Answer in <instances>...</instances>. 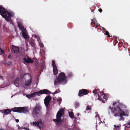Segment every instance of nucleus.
I'll return each instance as SVG.
<instances>
[{"instance_id":"nucleus-1","label":"nucleus","mask_w":130,"mask_h":130,"mask_svg":"<svg viewBox=\"0 0 130 130\" xmlns=\"http://www.w3.org/2000/svg\"><path fill=\"white\" fill-rule=\"evenodd\" d=\"M113 107L111 108L110 106L109 107V109H111V112L113 116L120 118V120H123V116L128 117L129 115V111L128 110H125L126 108V106L122 103L118 102L114 103L113 104Z\"/></svg>"},{"instance_id":"nucleus-2","label":"nucleus","mask_w":130,"mask_h":130,"mask_svg":"<svg viewBox=\"0 0 130 130\" xmlns=\"http://www.w3.org/2000/svg\"><path fill=\"white\" fill-rule=\"evenodd\" d=\"M67 80L63 72H61L59 74L58 76L54 80L55 87H58L61 83L65 84L67 83Z\"/></svg>"},{"instance_id":"nucleus-3","label":"nucleus","mask_w":130,"mask_h":130,"mask_svg":"<svg viewBox=\"0 0 130 130\" xmlns=\"http://www.w3.org/2000/svg\"><path fill=\"white\" fill-rule=\"evenodd\" d=\"M0 14L2 15V17L4 18L6 21L11 23L12 22L11 18L13 15V12H9L6 11L2 6H0Z\"/></svg>"},{"instance_id":"nucleus-4","label":"nucleus","mask_w":130,"mask_h":130,"mask_svg":"<svg viewBox=\"0 0 130 130\" xmlns=\"http://www.w3.org/2000/svg\"><path fill=\"white\" fill-rule=\"evenodd\" d=\"M64 111V110L63 109H60L57 113L56 116V119L53 120V121L57 122L58 124L60 125L61 123V117L63 116Z\"/></svg>"},{"instance_id":"nucleus-5","label":"nucleus","mask_w":130,"mask_h":130,"mask_svg":"<svg viewBox=\"0 0 130 130\" xmlns=\"http://www.w3.org/2000/svg\"><path fill=\"white\" fill-rule=\"evenodd\" d=\"M50 93V92L47 89H44L40 90L38 92H35L30 94L27 95L26 96L28 98H30L34 96L36 94L40 96L42 94H48Z\"/></svg>"},{"instance_id":"nucleus-6","label":"nucleus","mask_w":130,"mask_h":130,"mask_svg":"<svg viewBox=\"0 0 130 130\" xmlns=\"http://www.w3.org/2000/svg\"><path fill=\"white\" fill-rule=\"evenodd\" d=\"M41 109V107L39 105H36L32 112V115L34 118H35L37 117V115L40 113Z\"/></svg>"},{"instance_id":"nucleus-7","label":"nucleus","mask_w":130,"mask_h":130,"mask_svg":"<svg viewBox=\"0 0 130 130\" xmlns=\"http://www.w3.org/2000/svg\"><path fill=\"white\" fill-rule=\"evenodd\" d=\"M12 110L14 112L20 113H27L28 112V110L27 108L15 107L12 109Z\"/></svg>"},{"instance_id":"nucleus-8","label":"nucleus","mask_w":130,"mask_h":130,"mask_svg":"<svg viewBox=\"0 0 130 130\" xmlns=\"http://www.w3.org/2000/svg\"><path fill=\"white\" fill-rule=\"evenodd\" d=\"M30 125L33 126H36L41 128L43 126V123L41 119H40L38 121H35L30 122Z\"/></svg>"},{"instance_id":"nucleus-9","label":"nucleus","mask_w":130,"mask_h":130,"mask_svg":"<svg viewBox=\"0 0 130 130\" xmlns=\"http://www.w3.org/2000/svg\"><path fill=\"white\" fill-rule=\"evenodd\" d=\"M24 77H25L29 78V79L28 80H26L25 82V85L26 86H28L32 82L31 76L29 74L27 73V74L25 75Z\"/></svg>"},{"instance_id":"nucleus-10","label":"nucleus","mask_w":130,"mask_h":130,"mask_svg":"<svg viewBox=\"0 0 130 130\" xmlns=\"http://www.w3.org/2000/svg\"><path fill=\"white\" fill-rule=\"evenodd\" d=\"M98 100L100 101H102L103 103H105V101L107 99V97L104 95V93H102L99 96H98Z\"/></svg>"},{"instance_id":"nucleus-11","label":"nucleus","mask_w":130,"mask_h":130,"mask_svg":"<svg viewBox=\"0 0 130 130\" xmlns=\"http://www.w3.org/2000/svg\"><path fill=\"white\" fill-rule=\"evenodd\" d=\"M52 65L53 67V71L54 74L56 75L58 73V71L57 66L55 64V62L53 60H52Z\"/></svg>"},{"instance_id":"nucleus-12","label":"nucleus","mask_w":130,"mask_h":130,"mask_svg":"<svg viewBox=\"0 0 130 130\" xmlns=\"http://www.w3.org/2000/svg\"><path fill=\"white\" fill-rule=\"evenodd\" d=\"M51 99V98L50 96H46L44 99V103L47 108L48 107Z\"/></svg>"},{"instance_id":"nucleus-13","label":"nucleus","mask_w":130,"mask_h":130,"mask_svg":"<svg viewBox=\"0 0 130 130\" xmlns=\"http://www.w3.org/2000/svg\"><path fill=\"white\" fill-rule=\"evenodd\" d=\"M32 37H34L37 39L39 42V45L40 47L41 48H43L44 46L43 44L41 42V41H40V39L39 37L37 36V35L34 34L32 35Z\"/></svg>"},{"instance_id":"nucleus-14","label":"nucleus","mask_w":130,"mask_h":130,"mask_svg":"<svg viewBox=\"0 0 130 130\" xmlns=\"http://www.w3.org/2000/svg\"><path fill=\"white\" fill-rule=\"evenodd\" d=\"M87 92L86 90L83 89L79 91L78 95L79 96H81L87 94Z\"/></svg>"},{"instance_id":"nucleus-15","label":"nucleus","mask_w":130,"mask_h":130,"mask_svg":"<svg viewBox=\"0 0 130 130\" xmlns=\"http://www.w3.org/2000/svg\"><path fill=\"white\" fill-rule=\"evenodd\" d=\"M91 20L92 21V22H91L92 25H94L95 26H96L95 28L99 26V25L97 23L96 20L95 18L94 17L93 19Z\"/></svg>"},{"instance_id":"nucleus-16","label":"nucleus","mask_w":130,"mask_h":130,"mask_svg":"<svg viewBox=\"0 0 130 130\" xmlns=\"http://www.w3.org/2000/svg\"><path fill=\"white\" fill-rule=\"evenodd\" d=\"M93 92L94 93V96H97V95H98V96H99L101 94V92H100L99 90L96 89H95L93 90Z\"/></svg>"},{"instance_id":"nucleus-17","label":"nucleus","mask_w":130,"mask_h":130,"mask_svg":"<svg viewBox=\"0 0 130 130\" xmlns=\"http://www.w3.org/2000/svg\"><path fill=\"white\" fill-rule=\"evenodd\" d=\"M24 63L25 64L27 63H32L33 61L30 58H25L24 59Z\"/></svg>"},{"instance_id":"nucleus-18","label":"nucleus","mask_w":130,"mask_h":130,"mask_svg":"<svg viewBox=\"0 0 130 130\" xmlns=\"http://www.w3.org/2000/svg\"><path fill=\"white\" fill-rule=\"evenodd\" d=\"M12 52L14 53H17L18 52L19 48L17 47H16L12 45Z\"/></svg>"},{"instance_id":"nucleus-19","label":"nucleus","mask_w":130,"mask_h":130,"mask_svg":"<svg viewBox=\"0 0 130 130\" xmlns=\"http://www.w3.org/2000/svg\"><path fill=\"white\" fill-rule=\"evenodd\" d=\"M95 114L96 116H95L96 118V124L99 123L101 122V120L99 117V116L98 114V113L97 112H95Z\"/></svg>"},{"instance_id":"nucleus-20","label":"nucleus","mask_w":130,"mask_h":130,"mask_svg":"<svg viewBox=\"0 0 130 130\" xmlns=\"http://www.w3.org/2000/svg\"><path fill=\"white\" fill-rule=\"evenodd\" d=\"M11 110L10 109H4L3 110H0V111L2 112H4L5 115H7L10 113L11 111Z\"/></svg>"},{"instance_id":"nucleus-21","label":"nucleus","mask_w":130,"mask_h":130,"mask_svg":"<svg viewBox=\"0 0 130 130\" xmlns=\"http://www.w3.org/2000/svg\"><path fill=\"white\" fill-rule=\"evenodd\" d=\"M18 25L19 28L22 31H25V29L24 28L23 25L21 23H18Z\"/></svg>"},{"instance_id":"nucleus-22","label":"nucleus","mask_w":130,"mask_h":130,"mask_svg":"<svg viewBox=\"0 0 130 130\" xmlns=\"http://www.w3.org/2000/svg\"><path fill=\"white\" fill-rule=\"evenodd\" d=\"M125 130H130V120H129L128 123L125 124Z\"/></svg>"},{"instance_id":"nucleus-23","label":"nucleus","mask_w":130,"mask_h":130,"mask_svg":"<svg viewBox=\"0 0 130 130\" xmlns=\"http://www.w3.org/2000/svg\"><path fill=\"white\" fill-rule=\"evenodd\" d=\"M102 28L103 32L104 33L105 35H107L109 37H110V36L108 32L107 31V30L103 27H102Z\"/></svg>"},{"instance_id":"nucleus-24","label":"nucleus","mask_w":130,"mask_h":130,"mask_svg":"<svg viewBox=\"0 0 130 130\" xmlns=\"http://www.w3.org/2000/svg\"><path fill=\"white\" fill-rule=\"evenodd\" d=\"M14 85L16 87H18L19 85V78H17L14 82Z\"/></svg>"},{"instance_id":"nucleus-25","label":"nucleus","mask_w":130,"mask_h":130,"mask_svg":"<svg viewBox=\"0 0 130 130\" xmlns=\"http://www.w3.org/2000/svg\"><path fill=\"white\" fill-rule=\"evenodd\" d=\"M25 31H22V34L24 38L25 39L28 38V36L25 33Z\"/></svg>"},{"instance_id":"nucleus-26","label":"nucleus","mask_w":130,"mask_h":130,"mask_svg":"<svg viewBox=\"0 0 130 130\" xmlns=\"http://www.w3.org/2000/svg\"><path fill=\"white\" fill-rule=\"evenodd\" d=\"M114 128H113L114 130H120V126H116V125H114Z\"/></svg>"},{"instance_id":"nucleus-27","label":"nucleus","mask_w":130,"mask_h":130,"mask_svg":"<svg viewBox=\"0 0 130 130\" xmlns=\"http://www.w3.org/2000/svg\"><path fill=\"white\" fill-rule=\"evenodd\" d=\"M69 115L70 117L71 118H73L74 117V115L73 113L72 112H69Z\"/></svg>"},{"instance_id":"nucleus-28","label":"nucleus","mask_w":130,"mask_h":130,"mask_svg":"<svg viewBox=\"0 0 130 130\" xmlns=\"http://www.w3.org/2000/svg\"><path fill=\"white\" fill-rule=\"evenodd\" d=\"M79 106V103L76 102L75 103V107L76 108H77L78 106Z\"/></svg>"},{"instance_id":"nucleus-29","label":"nucleus","mask_w":130,"mask_h":130,"mask_svg":"<svg viewBox=\"0 0 130 130\" xmlns=\"http://www.w3.org/2000/svg\"><path fill=\"white\" fill-rule=\"evenodd\" d=\"M61 98L60 97H58L57 99V101H58L59 102V103L61 102Z\"/></svg>"},{"instance_id":"nucleus-30","label":"nucleus","mask_w":130,"mask_h":130,"mask_svg":"<svg viewBox=\"0 0 130 130\" xmlns=\"http://www.w3.org/2000/svg\"><path fill=\"white\" fill-rule=\"evenodd\" d=\"M60 91L59 90H57L56 91H55V92L53 93V94H56L57 93H58L59 92H60Z\"/></svg>"},{"instance_id":"nucleus-31","label":"nucleus","mask_w":130,"mask_h":130,"mask_svg":"<svg viewBox=\"0 0 130 130\" xmlns=\"http://www.w3.org/2000/svg\"><path fill=\"white\" fill-rule=\"evenodd\" d=\"M72 74L71 72H69L68 73V76L69 77H70L72 76Z\"/></svg>"},{"instance_id":"nucleus-32","label":"nucleus","mask_w":130,"mask_h":130,"mask_svg":"<svg viewBox=\"0 0 130 130\" xmlns=\"http://www.w3.org/2000/svg\"><path fill=\"white\" fill-rule=\"evenodd\" d=\"M30 44L32 46L34 47L35 45V43L34 42H30Z\"/></svg>"},{"instance_id":"nucleus-33","label":"nucleus","mask_w":130,"mask_h":130,"mask_svg":"<svg viewBox=\"0 0 130 130\" xmlns=\"http://www.w3.org/2000/svg\"><path fill=\"white\" fill-rule=\"evenodd\" d=\"M91 109V106H87V108H86V110H89L90 109Z\"/></svg>"},{"instance_id":"nucleus-34","label":"nucleus","mask_w":130,"mask_h":130,"mask_svg":"<svg viewBox=\"0 0 130 130\" xmlns=\"http://www.w3.org/2000/svg\"><path fill=\"white\" fill-rule=\"evenodd\" d=\"M3 50H2L0 48V55L2 54L3 53Z\"/></svg>"},{"instance_id":"nucleus-35","label":"nucleus","mask_w":130,"mask_h":130,"mask_svg":"<svg viewBox=\"0 0 130 130\" xmlns=\"http://www.w3.org/2000/svg\"><path fill=\"white\" fill-rule=\"evenodd\" d=\"M22 128L24 129L25 130H28L29 129V128H26L25 127H22Z\"/></svg>"},{"instance_id":"nucleus-36","label":"nucleus","mask_w":130,"mask_h":130,"mask_svg":"<svg viewBox=\"0 0 130 130\" xmlns=\"http://www.w3.org/2000/svg\"><path fill=\"white\" fill-rule=\"evenodd\" d=\"M17 126L18 127V129H20L21 128H22L19 125H17Z\"/></svg>"},{"instance_id":"nucleus-37","label":"nucleus","mask_w":130,"mask_h":130,"mask_svg":"<svg viewBox=\"0 0 130 130\" xmlns=\"http://www.w3.org/2000/svg\"><path fill=\"white\" fill-rule=\"evenodd\" d=\"M99 11L100 12H101L102 11V10L101 9H100L99 10Z\"/></svg>"},{"instance_id":"nucleus-38","label":"nucleus","mask_w":130,"mask_h":130,"mask_svg":"<svg viewBox=\"0 0 130 130\" xmlns=\"http://www.w3.org/2000/svg\"><path fill=\"white\" fill-rule=\"evenodd\" d=\"M16 122H19V120L18 119H16L15 120Z\"/></svg>"},{"instance_id":"nucleus-39","label":"nucleus","mask_w":130,"mask_h":130,"mask_svg":"<svg viewBox=\"0 0 130 130\" xmlns=\"http://www.w3.org/2000/svg\"><path fill=\"white\" fill-rule=\"evenodd\" d=\"M0 78H2V76L1 75H0Z\"/></svg>"},{"instance_id":"nucleus-40","label":"nucleus","mask_w":130,"mask_h":130,"mask_svg":"<svg viewBox=\"0 0 130 130\" xmlns=\"http://www.w3.org/2000/svg\"><path fill=\"white\" fill-rule=\"evenodd\" d=\"M77 116H78L79 115V113H78L77 115Z\"/></svg>"},{"instance_id":"nucleus-41","label":"nucleus","mask_w":130,"mask_h":130,"mask_svg":"<svg viewBox=\"0 0 130 130\" xmlns=\"http://www.w3.org/2000/svg\"><path fill=\"white\" fill-rule=\"evenodd\" d=\"M0 130H4L3 129H2V128H1L0 129Z\"/></svg>"},{"instance_id":"nucleus-42","label":"nucleus","mask_w":130,"mask_h":130,"mask_svg":"<svg viewBox=\"0 0 130 130\" xmlns=\"http://www.w3.org/2000/svg\"><path fill=\"white\" fill-rule=\"evenodd\" d=\"M10 64H9V65H10V64L11 63V62H10Z\"/></svg>"},{"instance_id":"nucleus-43","label":"nucleus","mask_w":130,"mask_h":130,"mask_svg":"<svg viewBox=\"0 0 130 130\" xmlns=\"http://www.w3.org/2000/svg\"><path fill=\"white\" fill-rule=\"evenodd\" d=\"M26 45L27 46V44L26 43Z\"/></svg>"}]
</instances>
